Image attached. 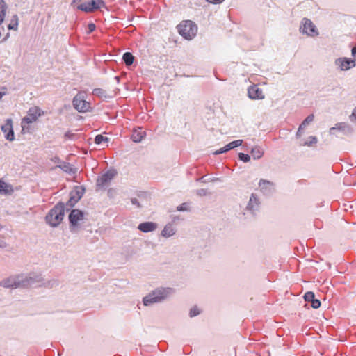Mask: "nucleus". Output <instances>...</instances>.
Instances as JSON below:
<instances>
[{
    "mask_svg": "<svg viewBox=\"0 0 356 356\" xmlns=\"http://www.w3.org/2000/svg\"><path fill=\"white\" fill-rule=\"evenodd\" d=\"M109 138L108 137L103 136L101 134H98L95 138V143L97 145H101L103 142H108Z\"/></svg>",
    "mask_w": 356,
    "mask_h": 356,
    "instance_id": "26",
    "label": "nucleus"
},
{
    "mask_svg": "<svg viewBox=\"0 0 356 356\" xmlns=\"http://www.w3.org/2000/svg\"><path fill=\"white\" fill-rule=\"evenodd\" d=\"M304 299L306 302H312L315 298V294L312 291H307L304 295Z\"/></svg>",
    "mask_w": 356,
    "mask_h": 356,
    "instance_id": "30",
    "label": "nucleus"
},
{
    "mask_svg": "<svg viewBox=\"0 0 356 356\" xmlns=\"http://www.w3.org/2000/svg\"><path fill=\"white\" fill-rule=\"evenodd\" d=\"M261 202L259 196L254 193H251L249 200L245 208L242 210V216L244 219H254L260 212Z\"/></svg>",
    "mask_w": 356,
    "mask_h": 356,
    "instance_id": "3",
    "label": "nucleus"
},
{
    "mask_svg": "<svg viewBox=\"0 0 356 356\" xmlns=\"http://www.w3.org/2000/svg\"><path fill=\"white\" fill-rule=\"evenodd\" d=\"M17 26H18V23L16 22L15 24H10L8 26V29L9 30H16L17 29Z\"/></svg>",
    "mask_w": 356,
    "mask_h": 356,
    "instance_id": "41",
    "label": "nucleus"
},
{
    "mask_svg": "<svg viewBox=\"0 0 356 356\" xmlns=\"http://www.w3.org/2000/svg\"><path fill=\"white\" fill-rule=\"evenodd\" d=\"M321 301L318 299L314 298V300L311 302V306L314 309H318L321 307Z\"/></svg>",
    "mask_w": 356,
    "mask_h": 356,
    "instance_id": "34",
    "label": "nucleus"
},
{
    "mask_svg": "<svg viewBox=\"0 0 356 356\" xmlns=\"http://www.w3.org/2000/svg\"><path fill=\"white\" fill-rule=\"evenodd\" d=\"M6 246V243L3 240L0 238V248H3Z\"/></svg>",
    "mask_w": 356,
    "mask_h": 356,
    "instance_id": "45",
    "label": "nucleus"
},
{
    "mask_svg": "<svg viewBox=\"0 0 356 356\" xmlns=\"http://www.w3.org/2000/svg\"><path fill=\"white\" fill-rule=\"evenodd\" d=\"M6 15L0 14V25L3 22Z\"/></svg>",
    "mask_w": 356,
    "mask_h": 356,
    "instance_id": "49",
    "label": "nucleus"
},
{
    "mask_svg": "<svg viewBox=\"0 0 356 356\" xmlns=\"http://www.w3.org/2000/svg\"><path fill=\"white\" fill-rule=\"evenodd\" d=\"M258 188L260 193L266 197H271L276 193V184L267 179H260Z\"/></svg>",
    "mask_w": 356,
    "mask_h": 356,
    "instance_id": "8",
    "label": "nucleus"
},
{
    "mask_svg": "<svg viewBox=\"0 0 356 356\" xmlns=\"http://www.w3.org/2000/svg\"><path fill=\"white\" fill-rule=\"evenodd\" d=\"M238 156V159L244 163H248L250 161V156L248 154L240 152Z\"/></svg>",
    "mask_w": 356,
    "mask_h": 356,
    "instance_id": "29",
    "label": "nucleus"
},
{
    "mask_svg": "<svg viewBox=\"0 0 356 356\" xmlns=\"http://www.w3.org/2000/svg\"><path fill=\"white\" fill-rule=\"evenodd\" d=\"M317 143L318 138L316 136H311L308 138L307 140L302 144V145L311 147L316 145Z\"/></svg>",
    "mask_w": 356,
    "mask_h": 356,
    "instance_id": "25",
    "label": "nucleus"
},
{
    "mask_svg": "<svg viewBox=\"0 0 356 356\" xmlns=\"http://www.w3.org/2000/svg\"><path fill=\"white\" fill-rule=\"evenodd\" d=\"M40 109H39L38 107H33L31 108L29 111L28 114L29 115H31V117L34 118V119L36 120L38 118L40 115Z\"/></svg>",
    "mask_w": 356,
    "mask_h": 356,
    "instance_id": "24",
    "label": "nucleus"
},
{
    "mask_svg": "<svg viewBox=\"0 0 356 356\" xmlns=\"http://www.w3.org/2000/svg\"><path fill=\"white\" fill-rule=\"evenodd\" d=\"M95 29H96L95 24L92 22H90L88 25V30L86 31V33L88 34H90L95 30Z\"/></svg>",
    "mask_w": 356,
    "mask_h": 356,
    "instance_id": "35",
    "label": "nucleus"
},
{
    "mask_svg": "<svg viewBox=\"0 0 356 356\" xmlns=\"http://www.w3.org/2000/svg\"><path fill=\"white\" fill-rule=\"evenodd\" d=\"M5 95V92H0V99L2 98V97Z\"/></svg>",
    "mask_w": 356,
    "mask_h": 356,
    "instance_id": "51",
    "label": "nucleus"
},
{
    "mask_svg": "<svg viewBox=\"0 0 356 356\" xmlns=\"http://www.w3.org/2000/svg\"><path fill=\"white\" fill-rule=\"evenodd\" d=\"M200 314V310L197 306H194L190 309L189 316L193 318Z\"/></svg>",
    "mask_w": 356,
    "mask_h": 356,
    "instance_id": "28",
    "label": "nucleus"
},
{
    "mask_svg": "<svg viewBox=\"0 0 356 356\" xmlns=\"http://www.w3.org/2000/svg\"><path fill=\"white\" fill-rule=\"evenodd\" d=\"M146 133L142 128L139 127L135 129L131 136V140L134 143H140L145 137Z\"/></svg>",
    "mask_w": 356,
    "mask_h": 356,
    "instance_id": "20",
    "label": "nucleus"
},
{
    "mask_svg": "<svg viewBox=\"0 0 356 356\" xmlns=\"http://www.w3.org/2000/svg\"><path fill=\"white\" fill-rule=\"evenodd\" d=\"M178 33L186 40H192L197 34V26L191 20L182 21L177 26Z\"/></svg>",
    "mask_w": 356,
    "mask_h": 356,
    "instance_id": "5",
    "label": "nucleus"
},
{
    "mask_svg": "<svg viewBox=\"0 0 356 356\" xmlns=\"http://www.w3.org/2000/svg\"><path fill=\"white\" fill-rule=\"evenodd\" d=\"M207 2H209L213 4H220L222 3L225 0H206Z\"/></svg>",
    "mask_w": 356,
    "mask_h": 356,
    "instance_id": "43",
    "label": "nucleus"
},
{
    "mask_svg": "<svg viewBox=\"0 0 356 356\" xmlns=\"http://www.w3.org/2000/svg\"><path fill=\"white\" fill-rule=\"evenodd\" d=\"M86 191V188L83 186H76L70 193V199L65 204L66 211L72 209L76 204L82 198Z\"/></svg>",
    "mask_w": 356,
    "mask_h": 356,
    "instance_id": "6",
    "label": "nucleus"
},
{
    "mask_svg": "<svg viewBox=\"0 0 356 356\" xmlns=\"http://www.w3.org/2000/svg\"><path fill=\"white\" fill-rule=\"evenodd\" d=\"M79 1H81V0H78Z\"/></svg>",
    "mask_w": 356,
    "mask_h": 356,
    "instance_id": "53",
    "label": "nucleus"
},
{
    "mask_svg": "<svg viewBox=\"0 0 356 356\" xmlns=\"http://www.w3.org/2000/svg\"><path fill=\"white\" fill-rule=\"evenodd\" d=\"M248 95L251 99H263L265 98L263 90L257 85H252L248 87Z\"/></svg>",
    "mask_w": 356,
    "mask_h": 356,
    "instance_id": "16",
    "label": "nucleus"
},
{
    "mask_svg": "<svg viewBox=\"0 0 356 356\" xmlns=\"http://www.w3.org/2000/svg\"><path fill=\"white\" fill-rule=\"evenodd\" d=\"M74 108L80 113H85L90 111V104L83 99L81 94H77L72 101Z\"/></svg>",
    "mask_w": 356,
    "mask_h": 356,
    "instance_id": "11",
    "label": "nucleus"
},
{
    "mask_svg": "<svg viewBox=\"0 0 356 356\" xmlns=\"http://www.w3.org/2000/svg\"><path fill=\"white\" fill-rule=\"evenodd\" d=\"M23 120H24V122H26V123H28V124H30V123H32V122H33L36 121V120L34 119V118H33V117H31V115H28L26 117H25V118L23 119Z\"/></svg>",
    "mask_w": 356,
    "mask_h": 356,
    "instance_id": "39",
    "label": "nucleus"
},
{
    "mask_svg": "<svg viewBox=\"0 0 356 356\" xmlns=\"http://www.w3.org/2000/svg\"><path fill=\"white\" fill-rule=\"evenodd\" d=\"M23 120H24V122H26V123H28V124H30V123H32V122H33L36 121V120L34 119V118H33V117H31V115H28L26 117H25V118L23 119Z\"/></svg>",
    "mask_w": 356,
    "mask_h": 356,
    "instance_id": "38",
    "label": "nucleus"
},
{
    "mask_svg": "<svg viewBox=\"0 0 356 356\" xmlns=\"http://www.w3.org/2000/svg\"><path fill=\"white\" fill-rule=\"evenodd\" d=\"M72 136H74V134H70L69 131L65 134V138H71Z\"/></svg>",
    "mask_w": 356,
    "mask_h": 356,
    "instance_id": "46",
    "label": "nucleus"
},
{
    "mask_svg": "<svg viewBox=\"0 0 356 356\" xmlns=\"http://www.w3.org/2000/svg\"><path fill=\"white\" fill-rule=\"evenodd\" d=\"M65 211V203L58 202L47 214L46 222L52 227H58L63 220Z\"/></svg>",
    "mask_w": 356,
    "mask_h": 356,
    "instance_id": "4",
    "label": "nucleus"
},
{
    "mask_svg": "<svg viewBox=\"0 0 356 356\" xmlns=\"http://www.w3.org/2000/svg\"><path fill=\"white\" fill-rule=\"evenodd\" d=\"M84 218V212L78 209H71L68 216L70 229L72 232L77 231L79 222Z\"/></svg>",
    "mask_w": 356,
    "mask_h": 356,
    "instance_id": "7",
    "label": "nucleus"
},
{
    "mask_svg": "<svg viewBox=\"0 0 356 356\" xmlns=\"http://www.w3.org/2000/svg\"><path fill=\"white\" fill-rule=\"evenodd\" d=\"M250 153L254 160L260 159L264 154V152L259 147H252Z\"/></svg>",
    "mask_w": 356,
    "mask_h": 356,
    "instance_id": "23",
    "label": "nucleus"
},
{
    "mask_svg": "<svg viewBox=\"0 0 356 356\" xmlns=\"http://www.w3.org/2000/svg\"><path fill=\"white\" fill-rule=\"evenodd\" d=\"M177 211H188V203L184 202V203L181 204L180 205H179L177 207Z\"/></svg>",
    "mask_w": 356,
    "mask_h": 356,
    "instance_id": "33",
    "label": "nucleus"
},
{
    "mask_svg": "<svg viewBox=\"0 0 356 356\" xmlns=\"http://www.w3.org/2000/svg\"><path fill=\"white\" fill-rule=\"evenodd\" d=\"M335 65H337L341 70H348L356 65V60L350 58H339L335 60Z\"/></svg>",
    "mask_w": 356,
    "mask_h": 356,
    "instance_id": "15",
    "label": "nucleus"
},
{
    "mask_svg": "<svg viewBox=\"0 0 356 356\" xmlns=\"http://www.w3.org/2000/svg\"><path fill=\"white\" fill-rule=\"evenodd\" d=\"M218 180H219L218 178H213V179H211L210 180H205L204 177H202L201 178L199 179V181H201L204 183H206V182H208L210 181H218Z\"/></svg>",
    "mask_w": 356,
    "mask_h": 356,
    "instance_id": "42",
    "label": "nucleus"
},
{
    "mask_svg": "<svg viewBox=\"0 0 356 356\" xmlns=\"http://www.w3.org/2000/svg\"><path fill=\"white\" fill-rule=\"evenodd\" d=\"M314 114H310L302 122L296 134L297 138H300V136H302V131L304 130L306 128V127L314 120Z\"/></svg>",
    "mask_w": 356,
    "mask_h": 356,
    "instance_id": "19",
    "label": "nucleus"
},
{
    "mask_svg": "<svg viewBox=\"0 0 356 356\" xmlns=\"http://www.w3.org/2000/svg\"><path fill=\"white\" fill-rule=\"evenodd\" d=\"M116 175L115 170H108L101 176L98 177L97 179V186L99 187H104L108 185L111 181L114 178Z\"/></svg>",
    "mask_w": 356,
    "mask_h": 356,
    "instance_id": "14",
    "label": "nucleus"
},
{
    "mask_svg": "<svg viewBox=\"0 0 356 356\" xmlns=\"http://www.w3.org/2000/svg\"><path fill=\"white\" fill-rule=\"evenodd\" d=\"M197 193L200 195H205L206 193H207V191L205 189H200L198 191Z\"/></svg>",
    "mask_w": 356,
    "mask_h": 356,
    "instance_id": "44",
    "label": "nucleus"
},
{
    "mask_svg": "<svg viewBox=\"0 0 356 356\" xmlns=\"http://www.w3.org/2000/svg\"><path fill=\"white\" fill-rule=\"evenodd\" d=\"M351 54L353 57H356V46L352 49Z\"/></svg>",
    "mask_w": 356,
    "mask_h": 356,
    "instance_id": "48",
    "label": "nucleus"
},
{
    "mask_svg": "<svg viewBox=\"0 0 356 356\" xmlns=\"http://www.w3.org/2000/svg\"><path fill=\"white\" fill-rule=\"evenodd\" d=\"M175 293V289L170 287H159L151 292L143 298L145 306L149 307L154 303L161 302L171 296Z\"/></svg>",
    "mask_w": 356,
    "mask_h": 356,
    "instance_id": "2",
    "label": "nucleus"
},
{
    "mask_svg": "<svg viewBox=\"0 0 356 356\" xmlns=\"http://www.w3.org/2000/svg\"><path fill=\"white\" fill-rule=\"evenodd\" d=\"M134 56L131 52H125L122 56V60L127 66H130L133 64Z\"/></svg>",
    "mask_w": 356,
    "mask_h": 356,
    "instance_id": "22",
    "label": "nucleus"
},
{
    "mask_svg": "<svg viewBox=\"0 0 356 356\" xmlns=\"http://www.w3.org/2000/svg\"><path fill=\"white\" fill-rule=\"evenodd\" d=\"M175 234V230L173 229L170 223L167 224L163 229L161 231V236L165 238H169Z\"/></svg>",
    "mask_w": 356,
    "mask_h": 356,
    "instance_id": "21",
    "label": "nucleus"
},
{
    "mask_svg": "<svg viewBox=\"0 0 356 356\" xmlns=\"http://www.w3.org/2000/svg\"><path fill=\"white\" fill-rule=\"evenodd\" d=\"M131 202L133 205L136 206L137 207L140 208L141 207L140 204L139 203L138 200L136 197H132L131 199Z\"/></svg>",
    "mask_w": 356,
    "mask_h": 356,
    "instance_id": "40",
    "label": "nucleus"
},
{
    "mask_svg": "<svg viewBox=\"0 0 356 356\" xmlns=\"http://www.w3.org/2000/svg\"><path fill=\"white\" fill-rule=\"evenodd\" d=\"M7 184L2 180L0 179V193H6Z\"/></svg>",
    "mask_w": 356,
    "mask_h": 356,
    "instance_id": "36",
    "label": "nucleus"
},
{
    "mask_svg": "<svg viewBox=\"0 0 356 356\" xmlns=\"http://www.w3.org/2000/svg\"><path fill=\"white\" fill-rule=\"evenodd\" d=\"M335 130L341 131L346 136H350L354 132L353 127L346 122L337 123L334 127L330 129V134H334Z\"/></svg>",
    "mask_w": 356,
    "mask_h": 356,
    "instance_id": "13",
    "label": "nucleus"
},
{
    "mask_svg": "<svg viewBox=\"0 0 356 356\" xmlns=\"http://www.w3.org/2000/svg\"><path fill=\"white\" fill-rule=\"evenodd\" d=\"M115 79H116V81H117L118 82H119V81H120V78H119L118 76H115Z\"/></svg>",
    "mask_w": 356,
    "mask_h": 356,
    "instance_id": "52",
    "label": "nucleus"
},
{
    "mask_svg": "<svg viewBox=\"0 0 356 356\" xmlns=\"http://www.w3.org/2000/svg\"><path fill=\"white\" fill-rule=\"evenodd\" d=\"M1 129L4 134V137L7 140L13 141L15 140L13 120L11 118L6 120L5 123L1 126Z\"/></svg>",
    "mask_w": 356,
    "mask_h": 356,
    "instance_id": "12",
    "label": "nucleus"
},
{
    "mask_svg": "<svg viewBox=\"0 0 356 356\" xmlns=\"http://www.w3.org/2000/svg\"><path fill=\"white\" fill-rule=\"evenodd\" d=\"M299 29L300 33H302V34H306L309 36H312L314 34H315L316 35H318V32L316 29V26L309 19L306 17H304L302 19Z\"/></svg>",
    "mask_w": 356,
    "mask_h": 356,
    "instance_id": "10",
    "label": "nucleus"
},
{
    "mask_svg": "<svg viewBox=\"0 0 356 356\" xmlns=\"http://www.w3.org/2000/svg\"><path fill=\"white\" fill-rule=\"evenodd\" d=\"M64 171L67 172L69 168V164H64L63 167H60Z\"/></svg>",
    "mask_w": 356,
    "mask_h": 356,
    "instance_id": "47",
    "label": "nucleus"
},
{
    "mask_svg": "<svg viewBox=\"0 0 356 356\" xmlns=\"http://www.w3.org/2000/svg\"><path fill=\"white\" fill-rule=\"evenodd\" d=\"M8 8L7 4L4 0H0V14L6 15V10Z\"/></svg>",
    "mask_w": 356,
    "mask_h": 356,
    "instance_id": "31",
    "label": "nucleus"
},
{
    "mask_svg": "<svg viewBox=\"0 0 356 356\" xmlns=\"http://www.w3.org/2000/svg\"><path fill=\"white\" fill-rule=\"evenodd\" d=\"M92 94L99 97H106V92L102 88H95L92 91Z\"/></svg>",
    "mask_w": 356,
    "mask_h": 356,
    "instance_id": "27",
    "label": "nucleus"
},
{
    "mask_svg": "<svg viewBox=\"0 0 356 356\" xmlns=\"http://www.w3.org/2000/svg\"><path fill=\"white\" fill-rule=\"evenodd\" d=\"M101 8H106V3L104 0H91L77 6L78 10L85 13H92Z\"/></svg>",
    "mask_w": 356,
    "mask_h": 356,
    "instance_id": "9",
    "label": "nucleus"
},
{
    "mask_svg": "<svg viewBox=\"0 0 356 356\" xmlns=\"http://www.w3.org/2000/svg\"><path fill=\"white\" fill-rule=\"evenodd\" d=\"M77 1H78V0H72V1L71 2V5H72V6H74V3H75L76 2H77Z\"/></svg>",
    "mask_w": 356,
    "mask_h": 356,
    "instance_id": "50",
    "label": "nucleus"
},
{
    "mask_svg": "<svg viewBox=\"0 0 356 356\" xmlns=\"http://www.w3.org/2000/svg\"><path fill=\"white\" fill-rule=\"evenodd\" d=\"M39 281L38 276L19 274L3 279L0 282V286L5 289H15L31 286Z\"/></svg>",
    "mask_w": 356,
    "mask_h": 356,
    "instance_id": "1",
    "label": "nucleus"
},
{
    "mask_svg": "<svg viewBox=\"0 0 356 356\" xmlns=\"http://www.w3.org/2000/svg\"><path fill=\"white\" fill-rule=\"evenodd\" d=\"M44 284L47 288H53L54 286H58L59 282L58 280L53 279L51 280L48 281L47 283Z\"/></svg>",
    "mask_w": 356,
    "mask_h": 356,
    "instance_id": "32",
    "label": "nucleus"
},
{
    "mask_svg": "<svg viewBox=\"0 0 356 356\" xmlns=\"http://www.w3.org/2000/svg\"><path fill=\"white\" fill-rule=\"evenodd\" d=\"M242 144H243V140H236L232 141L229 143L227 144L223 147L220 148L218 150H216L214 152V154L218 155L220 154L225 153L231 149H233L237 147H239Z\"/></svg>",
    "mask_w": 356,
    "mask_h": 356,
    "instance_id": "17",
    "label": "nucleus"
},
{
    "mask_svg": "<svg viewBox=\"0 0 356 356\" xmlns=\"http://www.w3.org/2000/svg\"><path fill=\"white\" fill-rule=\"evenodd\" d=\"M157 227V224L154 222H143L138 225V229L144 233L154 231Z\"/></svg>",
    "mask_w": 356,
    "mask_h": 356,
    "instance_id": "18",
    "label": "nucleus"
},
{
    "mask_svg": "<svg viewBox=\"0 0 356 356\" xmlns=\"http://www.w3.org/2000/svg\"><path fill=\"white\" fill-rule=\"evenodd\" d=\"M350 120L353 122L356 123V107L353 109L351 115L349 117Z\"/></svg>",
    "mask_w": 356,
    "mask_h": 356,
    "instance_id": "37",
    "label": "nucleus"
}]
</instances>
